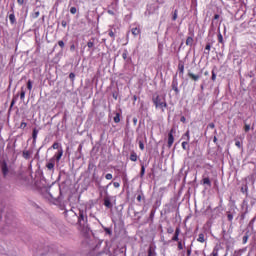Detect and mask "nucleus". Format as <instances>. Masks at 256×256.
Returning <instances> with one entry per match:
<instances>
[{"label":"nucleus","mask_w":256,"mask_h":256,"mask_svg":"<svg viewBox=\"0 0 256 256\" xmlns=\"http://www.w3.org/2000/svg\"><path fill=\"white\" fill-rule=\"evenodd\" d=\"M52 149H59V142H54L52 145Z\"/></svg>","instance_id":"nucleus-43"},{"label":"nucleus","mask_w":256,"mask_h":256,"mask_svg":"<svg viewBox=\"0 0 256 256\" xmlns=\"http://www.w3.org/2000/svg\"><path fill=\"white\" fill-rule=\"evenodd\" d=\"M75 49H76V47H75V44H72L71 46H70V51H75Z\"/></svg>","instance_id":"nucleus-54"},{"label":"nucleus","mask_w":256,"mask_h":256,"mask_svg":"<svg viewBox=\"0 0 256 256\" xmlns=\"http://www.w3.org/2000/svg\"><path fill=\"white\" fill-rule=\"evenodd\" d=\"M208 127H209L210 129H215V123H209V124H208Z\"/></svg>","instance_id":"nucleus-53"},{"label":"nucleus","mask_w":256,"mask_h":256,"mask_svg":"<svg viewBox=\"0 0 256 256\" xmlns=\"http://www.w3.org/2000/svg\"><path fill=\"white\" fill-rule=\"evenodd\" d=\"M180 121H181L182 123H185V121H187V119L185 118V116H182V117L180 118Z\"/></svg>","instance_id":"nucleus-59"},{"label":"nucleus","mask_w":256,"mask_h":256,"mask_svg":"<svg viewBox=\"0 0 256 256\" xmlns=\"http://www.w3.org/2000/svg\"><path fill=\"white\" fill-rule=\"evenodd\" d=\"M61 157H63V148H60L58 152L52 157V159H54V162L57 161V163H59V161H61Z\"/></svg>","instance_id":"nucleus-7"},{"label":"nucleus","mask_w":256,"mask_h":256,"mask_svg":"<svg viewBox=\"0 0 256 256\" xmlns=\"http://www.w3.org/2000/svg\"><path fill=\"white\" fill-rule=\"evenodd\" d=\"M37 135H39V130H37V128H34L32 132L33 143L37 142Z\"/></svg>","instance_id":"nucleus-14"},{"label":"nucleus","mask_w":256,"mask_h":256,"mask_svg":"<svg viewBox=\"0 0 256 256\" xmlns=\"http://www.w3.org/2000/svg\"><path fill=\"white\" fill-rule=\"evenodd\" d=\"M113 186L115 189H119L121 187V184L119 182H113Z\"/></svg>","instance_id":"nucleus-44"},{"label":"nucleus","mask_w":256,"mask_h":256,"mask_svg":"<svg viewBox=\"0 0 256 256\" xmlns=\"http://www.w3.org/2000/svg\"><path fill=\"white\" fill-rule=\"evenodd\" d=\"M137 99H138V98H137V95H134V96H133V101H137Z\"/></svg>","instance_id":"nucleus-64"},{"label":"nucleus","mask_w":256,"mask_h":256,"mask_svg":"<svg viewBox=\"0 0 256 256\" xmlns=\"http://www.w3.org/2000/svg\"><path fill=\"white\" fill-rule=\"evenodd\" d=\"M82 221H85V212L80 211L78 216V223L81 224Z\"/></svg>","instance_id":"nucleus-19"},{"label":"nucleus","mask_w":256,"mask_h":256,"mask_svg":"<svg viewBox=\"0 0 256 256\" xmlns=\"http://www.w3.org/2000/svg\"><path fill=\"white\" fill-rule=\"evenodd\" d=\"M9 21L11 23V25H15L17 19L15 18V13L13 12V9H12V13L9 15Z\"/></svg>","instance_id":"nucleus-13"},{"label":"nucleus","mask_w":256,"mask_h":256,"mask_svg":"<svg viewBox=\"0 0 256 256\" xmlns=\"http://www.w3.org/2000/svg\"><path fill=\"white\" fill-rule=\"evenodd\" d=\"M123 59H127V50L122 54Z\"/></svg>","instance_id":"nucleus-57"},{"label":"nucleus","mask_w":256,"mask_h":256,"mask_svg":"<svg viewBox=\"0 0 256 256\" xmlns=\"http://www.w3.org/2000/svg\"><path fill=\"white\" fill-rule=\"evenodd\" d=\"M152 102L155 105L156 109H161L162 111H165V109H167V100L165 99V96H153Z\"/></svg>","instance_id":"nucleus-1"},{"label":"nucleus","mask_w":256,"mask_h":256,"mask_svg":"<svg viewBox=\"0 0 256 256\" xmlns=\"http://www.w3.org/2000/svg\"><path fill=\"white\" fill-rule=\"evenodd\" d=\"M109 15H115V12H113L112 10H108Z\"/></svg>","instance_id":"nucleus-61"},{"label":"nucleus","mask_w":256,"mask_h":256,"mask_svg":"<svg viewBox=\"0 0 256 256\" xmlns=\"http://www.w3.org/2000/svg\"><path fill=\"white\" fill-rule=\"evenodd\" d=\"M25 87L20 88V99L21 101H25Z\"/></svg>","instance_id":"nucleus-22"},{"label":"nucleus","mask_w":256,"mask_h":256,"mask_svg":"<svg viewBox=\"0 0 256 256\" xmlns=\"http://www.w3.org/2000/svg\"><path fill=\"white\" fill-rule=\"evenodd\" d=\"M240 191L241 193H245V195H249V186H247V184L242 186Z\"/></svg>","instance_id":"nucleus-21"},{"label":"nucleus","mask_w":256,"mask_h":256,"mask_svg":"<svg viewBox=\"0 0 256 256\" xmlns=\"http://www.w3.org/2000/svg\"><path fill=\"white\" fill-rule=\"evenodd\" d=\"M205 50L206 51H211V44L210 43L206 44Z\"/></svg>","instance_id":"nucleus-50"},{"label":"nucleus","mask_w":256,"mask_h":256,"mask_svg":"<svg viewBox=\"0 0 256 256\" xmlns=\"http://www.w3.org/2000/svg\"><path fill=\"white\" fill-rule=\"evenodd\" d=\"M61 25H62V27H67V21L63 20V21L61 22Z\"/></svg>","instance_id":"nucleus-55"},{"label":"nucleus","mask_w":256,"mask_h":256,"mask_svg":"<svg viewBox=\"0 0 256 256\" xmlns=\"http://www.w3.org/2000/svg\"><path fill=\"white\" fill-rule=\"evenodd\" d=\"M245 215H246V213L241 214V216H240L241 221L245 220Z\"/></svg>","instance_id":"nucleus-58"},{"label":"nucleus","mask_w":256,"mask_h":256,"mask_svg":"<svg viewBox=\"0 0 256 256\" xmlns=\"http://www.w3.org/2000/svg\"><path fill=\"white\" fill-rule=\"evenodd\" d=\"M227 219L230 223H233V214H231L230 212L227 213Z\"/></svg>","instance_id":"nucleus-33"},{"label":"nucleus","mask_w":256,"mask_h":256,"mask_svg":"<svg viewBox=\"0 0 256 256\" xmlns=\"http://www.w3.org/2000/svg\"><path fill=\"white\" fill-rule=\"evenodd\" d=\"M175 232V230L173 229V227H168L167 228V233H168V235H171V234H173Z\"/></svg>","instance_id":"nucleus-37"},{"label":"nucleus","mask_w":256,"mask_h":256,"mask_svg":"<svg viewBox=\"0 0 256 256\" xmlns=\"http://www.w3.org/2000/svg\"><path fill=\"white\" fill-rule=\"evenodd\" d=\"M181 235V227L177 226L175 231H174V235L171 238L172 242H177L180 241L181 239H179V236Z\"/></svg>","instance_id":"nucleus-3"},{"label":"nucleus","mask_w":256,"mask_h":256,"mask_svg":"<svg viewBox=\"0 0 256 256\" xmlns=\"http://www.w3.org/2000/svg\"><path fill=\"white\" fill-rule=\"evenodd\" d=\"M105 179H107V181H111V179H113V174L111 173L106 174Z\"/></svg>","instance_id":"nucleus-36"},{"label":"nucleus","mask_w":256,"mask_h":256,"mask_svg":"<svg viewBox=\"0 0 256 256\" xmlns=\"http://www.w3.org/2000/svg\"><path fill=\"white\" fill-rule=\"evenodd\" d=\"M104 206L107 207V209H111V207H113V204H111V200H109V198L104 199Z\"/></svg>","instance_id":"nucleus-18"},{"label":"nucleus","mask_w":256,"mask_h":256,"mask_svg":"<svg viewBox=\"0 0 256 256\" xmlns=\"http://www.w3.org/2000/svg\"><path fill=\"white\" fill-rule=\"evenodd\" d=\"M210 256H219V247H214Z\"/></svg>","instance_id":"nucleus-24"},{"label":"nucleus","mask_w":256,"mask_h":256,"mask_svg":"<svg viewBox=\"0 0 256 256\" xmlns=\"http://www.w3.org/2000/svg\"><path fill=\"white\" fill-rule=\"evenodd\" d=\"M182 149L184 151H189V142L187 141L182 142Z\"/></svg>","instance_id":"nucleus-25"},{"label":"nucleus","mask_w":256,"mask_h":256,"mask_svg":"<svg viewBox=\"0 0 256 256\" xmlns=\"http://www.w3.org/2000/svg\"><path fill=\"white\" fill-rule=\"evenodd\" d=\"M178 13H179L178 10L174 11L173 16H172V21H177Z\"/></svg>","instance_id":"nucleus-32"},{"label":"nucleus","mask_w":256,"mask_h":256,"mask_svg":"<svg viewBox=\"0 0 256 256\" xmlns=\"http://www.w3.org/2000/svg\"><path fill=\"white\" fill-rule=\"evenodd\" d=\"M87 47H88L89 49H93V47H95V43L89 41V42L87 43Z\"/></svg>","instance_id":"nucleus-38"},{"label":"nucleus","mask_w":256,"mask_h":256,"mask_svg":"<svg viewBox=\"0 0 256 256\" xmlns=\"http://www.w3.org/2000/svg\"><path fill=\"white\" fill-rule=\"evenodd\" d=\"M197 241H198V243H205V241H207V239L205 238V234L204 233H200L198 235Z\"/></svg>","instance_id":"nucleus-15"},{"label":"nucleus","mask_w":256,"mask_h":256,"mask_svg":"<svg viewBox=\"0 0 256 256\" xmlns=\"http://www.w3.org/2000/svg\"><path fill=\"white\" fill-rule=\"evenodd\" d=\"M58 45L61 47V49H63V47H65V42H63V40H59Z\"/></svg>","instance_id":"nucleus-41"},{"label":"nucleus","mask_w":256,"mask_h":256,"mask_svg":"<svg viewBox=\"0 0 256 256\" xmlns=\"http://www.w3.org/2000/svg\"><path fill=\"white\" fill-rule=\"evenodd\" d=\"M27 127L26 122H21L20 129H25Z\"/></svg>","instance_id":"nucleus-46"},{"label":"nucleus","mask_w":256,"mask_h":256,"mask_svg":"<svg viewBox=\"0 0 256 256\" xmlns=\"http://www.w3.org/2000/svg\"><path fill=\"white\" fill-rule=\"evenodd\" d=\"M18 5H23L25 3V0H17Z\"/></svg>","instance_id":"nucleus-56"},{"label":"nucleus","mask_w":256,"mask_h":256,"mask_svg":"<svg viewBox=\"0 0 256 256\" xmlns=\"http://www.w3.org/2000/svg\"><path fill=\"white\" fill-rule=\"evenodd\" d=\"M133 123H134V125H137V118L136 117L133 118Z\"/></svg>","instance_id":"nucleus-60"},{"label":"nucleus","mask_w":256,"mask_h":256,"mask_svg":"<svg viewBox=\"0 0 256 256\" xmlns=\"http://www.w3.org/2000/svg\"><path fill=\"white\" fill-rule=\"evenodd\" d=\"M69 79H72V81H73V79H75V73L71 72L69 74Z\"/></svg>","instance_id":"nucleus-52"},{"label":"nucleus","mask_w":256,"mask_h":256,"mask_svg":"<svg viewBox=\"0 0 256 256\" xmlns=\"http://www.w3.org/2000/svg\"><path fill=\"white\" fill-rule=\"evenodd\" d=\"M145 176V165H141V171H140V177H144Z\"/></svg>","instance_id":"nucleus-31"},{"label":"nucleus","mask_w":256,"mask_h":256,"mask_svg":"<svg viewBox=\"0 0 256 256\" xmlns=\"http://www.w3.org/2000/svg\"><path fill=\"white\" fill-rule=\"evenodd\" d=\"M1 171H2L3 177H7V175H9V166H7V162H3L1 164Z\"/></svg>","instance_id":"nucleus-6"},{"label":"nucleus","mask_w":256,"mask_h":256,"mask_svg":"<svg viewBox=\"0 0 256 256\" xmlns=\"http://www.w3.org/2000/svg\"><path fill=\"white\" fill-rule=\"evenodd\" d=\"M70 13H71L72 15H75V14L77 13V8H76V7H71V8H70Z\"/></svg>","instance_id":"nucleus-39"},{"label":"nucleus","mask_w":256,"mask_h":256,"mask_svg":"<svg viewBox=\"0 0 256 256\" xmlns=\"http://www.w3.org/2000/svg\"><path fill=\"white\" fill-rule=\"evenodd\" d=\"M202 183L204 185H208V187H211V180L209 179V177L203 178Z\"/></svg>","instance_id":"nucleus-23"},{"label":"nucleus","mask_w":256,"mask_h":256,"mask_svg":"<svg viewBox=\"0 0 256 256\" xmlns=\"http://www.w3.org/2000/svg\"><path fill=\"white\" fill-rule=\"evenodd\" d=\"M178 71L180 75L185 73V64L182 61L178 63Z\"/></svg>","instance_id":"nucleus-11"},{"label":"nucleus","mask_w":256,"mask_h":256,"mask_svg":"<svg viewBox=\"0 0 256 256\" xmlns=\"http://www.w3.org/2000/svg\"><path fill=\"white\" fill-rule=\"evenodd\" d=\"M250 130H251V125L245 124V126H244L245 133H249Z\"/></svg>","instance_id":"nucleus-34"},{"label":"nucleus","mask_w":256,"mask_h":256,"mask_svg":"<svg viewBox=\"0 0 256 256\" xmlns=\"http://www.w3.org/2000/svg\"><path fill=\"white\" fill-rule=\"evenodd\" d=\"M46 168L48 171H54L55 170V158H51L49 162L46 164Z\"/></svg>","instance_id":"nucleus-8"},{"label":"nucleus","mask_w":256,"mask_h":256,"mask_svg":"<svg viewBox=\"0 0 256 256\" xmlns=\"http://www.w3.org/2000/svg\"><path fill=\"white\" fill-rule=\"evenodd\" d=\"M235 145L238 147V149H241V141L236 140Z\"/></svg>","instance_id":"nucleus-47"},{"label":"nucleus","mask_w":256,"mask_h":256,"mask_svg":"<svg viewBox=\"0 0 256 256\" xmlns=\"http://www.w3.org/2000/svg\"><path fill=\"white\" fill-rule=\"evenodd\" d=\"M243 244L245 245V243H247V241H249V236H243Z\"/></svg>","instance_id":"nucleus-48"},{"label":"nucleus","mask_w":256,"mask_h":256,"mask_svg":"<svg viewBox=\"0 0 256 256\" xmlns=\"http://www.w3.org/2000/svg\"><path fill=\"white\" fill-rule=\"evenodd\" d=\"M40 15H41V13H40L39 11H35V12L32 14V17H33V19H37Z\"/></svg>","instance_id":"nucleus-35"},{"label":"nucleus","mask_w":256,"mask_h":256,"mask_svg":"<svg viewBox=\"0 0 256 256\" xmlns=\"http://www.w3.org/2000/svg\"><path fill=\"white\" fill-rule=\"evenodd\" d=\"M187 255H188V256H191V249H188V250H187Z\"/></svg>","instance_id":"nucleus-63"},{"label":"nucleus","mask_w":256,"mask_h":256,"mask_svg":"<svg viewBox=\"0 0 256 256\" xmlns=\"http://www.w3.org/2000/svg\"><path fill=\"white\" fill-rule=\"evenodd\" d=\"M31 155H33V151H31V150H24V151L22 152V157H23L24 159H26V160L31 159Z\"/></svg>","instance_id":"nucleus-10"},{"label":"nucleus","mask_w":256,"mask_h":256,"mask_svg":"<svg viewBox=\"0 0 256 256\" xmlns=\"http://www.w3.org/2000/svg\"><path fill=\"white\" fill-rule=\"evenodd\" d=\"M108 35L111 37L112 41H115V32H113V30H109Z\"/></svg>","instance_id":"nucleus-30"},{"label":"nucleus","mask_w":256,"mask_h":256,"mask_svg":"<svg viewBox=\"0 0 256 256\" xmlns=\"http://www.w3.org/2000/svg\"><path fill=\"white\" fill-rule=\"evenodd\" d=\"M137 159H139V157L137 156V153L135 151H132L130 154V161H133L135 163L137 162Z\"/></svg>","instance_id":"nucleus-16"},{"label":"nucleus","mask_w":256,"mask_h":256,"mask_svg":"<svg viewBox=\"0 0 256 256\" xmlns=\"http://www.w3.org/2000/svg\"><path fill=\"white\" fill-rule=\"evenodd\" d=\"M121 122V114L116 113L114 117V123H120Z\"/></svg>","instance_id":"nucleus-27"},{"label":"nucleus","mask_w":256,"mask_h":256,"mask_svg":"<svg viewBox=\"0 0 256 256\" xmlns=\"http://www.w3.org/2000/svg\"><path fill=\"white\" fill-rule=\"evenodd\" d=\"M212 81H216L217 80V74H215V70H212V77H211Z\"/></svg>","instance_id":"nucleus-40"},{"label":"nucleus","mask_w":256,"mask_h":256,"mask_svg":"<svg viewBox=\"0 0 256 256\" xmlns=\"http://www.w3.org/2000/svg\"><path fill=\"white\" fill-rule=\"evenodd\" d=\"M173 133H175V129H171L168 133V148L171 149L173 147V143H175V137L173 136Z\"/></svg>","instance_id":"nucleus-2"},{"label":"nucleus","mask_w":256,"mask_h":256,"mask_svg":"<svg viewBox=\"0 0 256 256\" xmlns=\"http://www.w3.org/2000/svg\"><path fill=\"white\" fill-rule=\"evenodd\" d=\"M27 89H28V91L33 90V82L31 80H28V82H27Z\"/></svg>","instance_id":"nucleus-28"},{"label":"nucleus","mask_w":256,"mask_h":256,"mask_svg":"<svg viewBox=\"0 0 256 256\" xmlns=\"http://www.w3.org/2000/svg\"><path fill=\"white\" fill-rule=\"evenodd\" d=\"M15 103H16V100L15 98H13L10 104V109H13V105H15Z\"/></svg>","instance_id":"nucleus-51"},{"label":"nucleus","mask_w":256,"mask_h":256,"mask_svg":"<svg viewBox=\"0 0 256 256\" xmlns=\"http://www.w3.org/2000/svg\"><path fill=\"white\" fill-rule=\"evenodd\" d=\"M218 42L223 43V35L221 33L218 34Z\"/></svg>","instance_id":"nucleus-42"},{"label":"nucleus","mask_w":256,"mask_h":256,"mask_svg":"<svg viewBox=\"0 0 256 256\" xmlns=\"http://www.w3.org/2000/svg\"><path fill=\"white\" fill-rule=\"evenodd\" d=\"M157 246L155 244H150L148 248V256H157Z\"/></svg>","instance_id":"nucleus-5"},{"label":"nucleus","mask_w":256,"mask_h":256,"mask_svg":"<svg viewBox=\"0 0 256 256\" xmlns=\"http://www.w3.org/2000/svg\"><path fill=\"white\" fill-rule=\"evenodd\" d=\"M176 243H177L178 251H183V241L178 240L176 241Z\"/></svg>","instance_id":"nucleus-26"},{"label":"nucleus","mask_w":256,"mask_h":256,"mask_svg":"<svg viewBox=\"0 0 256 256\" xmlns=\"http://www.w3.org/2000/svg\"><path fill=\"white\" fill-rule=\"evenodd\" d=\"M214 19H215V20L219 19V14H215V15H214Z\"/></svg>","instance_id":"nucleus-62"},{"label":"nucleus","mask_w":256,"mask_h":256,"mask_svg":"<svg viewBox=\"0 0 256 256\" xmlns=\"http://www.w3.org/2000/svg\"><path fill=\"white\" fill-rule=\"evenodd\" d=\"M137 201H138L139 203H141V201H143V194H139V195L137 196Z\"/></svg>","instance_id":"nucleus-45"},{"label":"nucleus","mask_w":256,"mask_h":256,"mask_svg":"<svg viewBox=\"0 0 256 256\" xmlns=\"http://www.w3.org/2000/svg\"><path fill=\"white\" fill-rule=\"evenodd\" d=\"M188 77L192 80V81H198L201 79V75L199 74H194L193 72H188Z\"/></svg>","instance_id":"nucleus-9"},{"label":"nucleus","mask_w":256,"mask_h":256,"mask_svg":"<svg viewBox=\"0 0 256 256\" xmlns=\"http://www.w3.org/2000/svg\"><path fill=\"white\" fill-rule=\"evenodd\" d=\"M95 168V165L90 163L88 164V171H91V169H94Z\"/></svg>","instance_id":"nucleus-49"},{"label":"nucleus","mask_w":256,"mask_h":256,"mask_svg":"<svg viewBox=\"0 0 256 256\" xmlns=\"http://www.w3.org/2000/svg\"><path fill=\"white\" fill-rule=\"evenodd\" d=\"M182 139H184V141H187V142L190 141L191 136H190L189 130H187V131L185 132V134L182 136Z\"/></svg>","instance_id":"nucleus-20"},{"label":"nucleus","mask_w":256,"mask_h":256,"mask_svg":"<svg viewBox=\"0 0 256 256\" xmlns=\"http://www.w3.org/2000/svg\"><path fill=\"white\" fill-rule=\"evenodd\" d=\"M194 39H193V36H188L187 39H186V45L188 47H193V43H194Z\"/></svg>","instance_id":"nucleus-12"},{"label":"nucleus","mask_w":256,"mask_h":256,"mask_svg":"<svg viewBox=\"0 0 256 256\" xmlns=\"http://www.w3.org/2000/svg\"><path fill=\"white\" fill-rule=\"evenodd\" d=\"M131 33L134 35V37H137V35H141V29L137 27L132 28Z\"/></svg>","instance_id":"nucleus-17"},{"label":"nucleus","mask_w":256,"mask_h":256,"mask_svg":"<svg viewBox=\"0 0 256 256\" xmlns=\"http://www.w3.org/2000/svg\"><path fill=\"white\" fill-rule=\"evenodd\" d=\"M138 145H139V149H140L141 151H145V144L143 143V140H140V141L138 142Z\"/></svg>","instance_id":"nucleus-29"},{"label":"nucleus","mask_w":256,"mask_h":256,"mask_svg":"<svg viewBox=\"0 0 256 256\" xmlns=\"http://www.w3.org/2000/svg\"><path fill=\"white\" fill-rule=\"evenodd\" d=\"M171 87L175 94L179 95V81L177 80V76L173 78Z\"/></svg>","instance_id":"nucleus-4"}]
</instances>
